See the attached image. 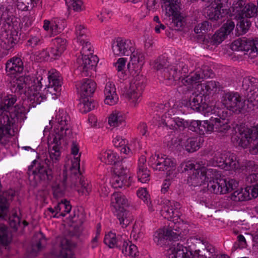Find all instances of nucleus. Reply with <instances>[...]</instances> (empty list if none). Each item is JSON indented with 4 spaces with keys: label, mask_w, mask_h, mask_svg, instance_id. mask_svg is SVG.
<instances>
[{
    "label": "nucleus",
    "mask_w": 258,
    "mask_h": 258,
    "mask_svg": "<svg viewBox=\"0 0 258 258\" xmlns=\"http://www.w3.org/2000/svg\"><path fill=\"white\" fill-rule=\"evenodd\" d=\"M49 123H52L54 126L53 142L54 143L49 151L50 159H46L44 162L34 160L28 167L29 179L34 186L39 184H47L52 179V169L60 158L59 145L60 140H67L72 135L70 117L63 110H59L55 118L49 121Z\"/></svg>",
    "instance_id": "1"
},
{
    "label": "nucleus",
    "mask_w": 258,
    "mask_h": 258,
    "mask_svg": "<svg viewBox=\"0 0 258 258\" xmlns=\"http://www.w3.org/2000/svg\"><path fill=\"white\" fill-rule=\"evenodd\" d=\"M16 95H8L0 98V125L12 128L19 117L25 112L21 105L16 104Z\"/></svg>",
    "instance_id": "2"
},
{
    "label": "nucleus",
    "mask_w": 258,
    "mask_h": 258,
    "mask_svg": "<svg viewBox=\"0 0 258 258\" xmlns=\"http://www.w3.org/2000/svg\"><path fill=\"white\" fill-rule=\"evenodd\" d=\"M231 141L234 144L243 148L249 146L250 151L252 154L257 153L258 127L238 128V132L232 137Z\"/></svg>",
    "instance_id": "3"
},
{
    "label": "nucleus",
    "mask_w": 258,
    "mask_h": 258,
    "mask_svg": "<svg viewBox=\"0 0 258 258\" xmlns=\"http://www.w3.org/2000/svg\"><path fill=\"white\" fill-rule=\"evenodd\" d=\"M34 76H21L11 81L10 89L11 92L21 95L26 94L27 90L38 91L42 88L41 80Z\"/></svg>",
    "instance_id": "4"
},
{
    "label": "nucleus",
    "mask_w": 258,
    "mask_h": 258,
    "mask_svg": "<svg viewBox=\"0 0 258 258\" xmlns=\"http://www.w3.org/2000/svg\"><path fill=\"white\" fill-rule=\"evenodd\" d=\"M204 240L198 236H192L187 239L185 246L180 243L174 242L171 243L167 250L171 258H191L192 255V247L194 246L201 245Z\"/></svg>",
    "instance_id": "5"
},
{
    "label": "nucleus",
    "mask_w": 258,
    "mask_h": 258,
    "mask_svg": "<svg viewBox=\"0 0 258 258\" xmlns=\"http://www.w3.org/2000/svg\"><path fill=\"white\" fill-rule=\"evenodd\" d=\"M80 154L77 157H74L72 161L71 171V183L70 186L76 188L78 192L82 195H87L91 191V186L88 181L84 180L80 171Z\"/></svg>",
    "instance_id": "6"
},
{
    "label": "nucleus",
    "mask_w": 258,
    "mask_h": 258,
    "mask_svg": "<svg viewBox=\"0 0 258 258\" xmlns=\"http://www.w3.org/2000/svg\"><path fill=\"white\" fill-rule=\"evenodd\" d=\"M146 79L143 75H138L131 81L128 88L125 90V97L135 106L140 102L145 87Z\"/></svg>",
    "instance_id": "7"
},
{
    "label": "nucleus",
    "mask_w": 258,
    "mask_h": 258,
    "mask_svg": "<svg viewBox=\"0 0 258 258\" xmlns=\"http://www.w3.org/2000/svg\"><path fill=\"white\" fill-rule=\"evenodd\" d=\"M231 48L234 51H245L244 55L252 59L256 57L258 54V39L246 38L238 39L232 43Z\"/></svg>",
    "instance_id": "8"
},
{
    "label": "nucleus",
    "mask_w": 258,
    "mask_h": 258,
    "mask_svg": "<svg viewBox=\"0 0 258 258\" xmlns=\"http://www.w3.org/2000/svg\"><path fill=\"white\" fill-rule=\"evenodd\" d=\"M246 100H243L237 92L224 93L222 96L221 102L228 110L239 113L244 109Z\"/></svg>",
    "instance_id": "9"
},
{
    "label": "nucleus",
    "mask_w": 258,
    "mask_h": 258,
    "mask_svg": "<svg viewBox=\"0 0 258 258\" xmlns=\"http://www.w3.org/2000/svg\"><path fill=\"white\" fill-rule=\"evenodd\" d=\"M213 111V116L211 117L209 120H208V124L210 125L212 129L207 130V132L224 133L227 131L229 129L230 126L225 119L227 112L218 108H214Z\"/></svg>",
    "instance_id": "10"
},
{
    "label": "nucleus",
    "mask_w": 258,
    "mask_h": 258,
    "mask_svg": "<svg viewBox=\"0 0 258 258\" xmlns=\"http://www.w3.org/2000/svg\"><path fill=\"white\" fill-rule=\"evenodd\" d=\"M128 169L124 165L117 164L114 168L110 183L114 188H121L123 186L128 187L131 185L132 177L127 174Z\"/></svg>",
    "instance_id": "11"
},
{
    "label": "nucleus",
    "mask_w": 258,
    "mask_h": 258,
    "mask_svg": "<svg viewBox=\"0 0 258 258\" xmlns=\"http://www.w3.org/2000/svg\"><path fill=\"white\" fill-rule=\"evenodd\" d=\"M135 47V44L129 39L117 37L112 43V49L114 55H130Z\"/></svg>",
    "instance_id": "12"
},
{
    "label": "nucleus",
    "mask_w": 258,
    "mask_h": 258,
    "mask_svg": "<svg viewBox=\"0 0 258 258\" xmlns=\"http://www.w3.org/2000/svg\"><path fill=\"white\" fill-rule=\"evenodd\" d=\"M212 74V71L209 69V67L204 66L197 69L195 73H191L185 78L183 79L182 83L185 86L193 85L201 82L205 78L211 77Z\"/></svg>",
    "instance_id": "13"
},
{
    "label": "nucleus",
    "mask_w": 258,
    "mask_h": 258,
    "mask_svg": "<svg viewBox=\"0 0 258 258\" xmlns=\"http://www.w3.org/2000/svg\"><path fill=\"white\" fill-rule=\"evenodd\" d=\"M98 61L99 58L95 55H82L81 58H78L77 59L78 69L82 73V76H89V71L96 66Z\"/></svg>",
    "instance_id": "14"
},
{
    "label": "nucleus",
    "mask_w": 258,
    "mask_h": 258,
    "mask_svg": "<svg viewBox=\"0 0 258 258\" xmlns=\"http://www.w3.org/2000/svg\"><path fill=\"white\" fill-rule=\"evenodd\" d=\"M18 38V32L15 29L14 30L9 29L3 31L0 37L1 46L3 49L9 50L13 47Z\"/></svg>",
    "instance_id": "15"
},
{
    "label": "nucleus",
    "mask_w": 258,
    "mask_h": 258,
    "mask_svg": "<svg viewBox=\"0 0 258 258\" xmlns=\"http://www.w3.org/2000/svg\"><path fill=\"white\" fill-rule=\"evenodd\" d=\"M242 89L245 91L244 94L246 97V102L250 100V96L254 97L258 94V79L254 77H245L243 79Z\"/></svg>",
    "instance_id": "16"
},
{
    "label": "nucleus",
    "mask_w": 258,
    "mask_h": 258,
    "mask_svg": "<svg viewBox=\"0 0 258 258\" xmlns=\"http://www.w3.org/2000/svg\"><path fill=\"white\" fill-rule=\"evenodd\" d=\"M24 70L23 62L19 57H13L6 64V71L8 76L16 78Z\"/></svg>",
    "instance_id": "17"
},
{
    "label": "nucleus",
    "mask_w": 258,
    "mask_h": 258,
    "mask_svg": "<svg viewBox=\"0 0 258 258\" xmlns=\"http://www.w3.org/2000/svg\"><path fill=\"white\" fill-rule=\"evenodd\" d=\"M15 195V191L12 189L6 191L0 195V218L6 219L9 202L12 200Z\"/></svg>",
    "instance_id": "18"
},
{
    "label": "nucleus",
    "mask_w": 258,
    "mask_h": 258,
    "mask_svg": "<svg viewBox=\"0 0 258 258\" xmlns=\"http://www.w3.org/2000/svg\"><path fill=\"white\" fill-rule=\"evenodd\" d=\"M180 208L179 203L174 201H168L161 211V214L165 218L170 219L179 217L178 210Z\"/></svg>",
    "instance_id": "19"
},
{
    "label": "nucleus",
    "mask_w": 258,
    "mask_h": 258,
    "mask_svg": "<svg viewBox=\"0 0 258 258\" xmlns=\"http://www.w3.org/2000/svg\"><path fill=\"white\" fill-rule=\"evenodd\" d=\"M67 173L66 170H63L62 173L60 175L59 181H55L52 185L53 196L55 198L61 197L64 194L65 189L69 183L67 182Z\"/></svg>",
    "instance_id": "20"
},
{
    "label": "nucleus",
    "mask_w": 258,
    "mask_h": 258,
    "mask_svg": "<svg viewBox=\"0 0 258 258\" xmlns=\"http://www.w3.org/2000/svg\"><path fill=\"white\" fill-rule=\"evenodd\" d=\"M130 55H131V60L127 64L128 68L132 69L136 72L140 71L144 63V54L140 50H135V47H134V51Z\"/></svg>",
    "instance_id": "21"
},
{
    "label": "nucleus",
    "mask_w": 258,
    "mask_h": 258,
    "mask_svg": "<svg viewBox=\"0 0 258 258\" xmlns=\"http://www.w3.org/2000/svg\"><path fill=\"white\" fill-rule=\"evenodd\" d=\"M104 94L105 104L113 105L117 102L118 97L116 94L115 85L112 82H108L106 83L104 90Z\"/></svg>",
    "instance_id": "22"
},
{
    "label": "nucleus",
    "mask_w": 258,
    "mask_h": 258,
    "mask_svg": "<svg viewBox=\"0 0 258 258\" xmlns=\"http://www.w3.org/2000/svg\"><path fill=\"white\" fill-rule=\"evenodd\" d=\"M111 205L114 210L113 211H115L125 209L129 204L124 195L120 192H116L111 195Z\"/></svg>",
    "instance_id": "23"
},
{
    "label": "nucleus",
    "mask_w": 258,
    "mask_h": 258,
    "mask_svg": "<svg viewBox=\"0 0 258 258\" xmlns=\"http://www.w3.org/2000/svg\"><path fill=\"white\" fill-rule=\"evenodd\" d=\"M146 163L145 157L142 156L139 159L137 171L138 180L142 183H147L150 180V171L148 169Z\"/></svg>",
    "instance_id": "24"
},
{
    "label": "nucleus",
    "mask_w": 258,
    "mask_h": 258,
    "mask_svg": "<svg viewBox=\"0 0 258 258\" xmlns=\"http://www.w3.org/2000/svg\"><path fill=\"white\" fill-rule=\"evenodd\" d=\"M96 88V83L91 79H85L80 86L79 92L82 97L91 96Z\"/></svg>",
    "instance_id": "25"
},
{
    "label": "nucleus",
    "mask_w": 258,
    "mask_h": 258,
    "mask_svg": "<svg viewBox=\"0 0 258 258\" xmlns=\"http://www.w3.org/2000/svg\"><path fill=\"white\" fill-rule=\"evenodd\" d=\"M113 212L119 221V225L123 228H126L134 220L132 214L126 209L113 211Z\"/></svg>",
    "instance_id": "26"
},
{
    "label": "nucleus",
    "mask_w": 258,
    "mask_h": 258,
    "mask_svg": "<svg viewBox=\"0 0 258 258\" xmlns=\"http://www.w3.org/2000/svg\"><path fill=\"white\" fill-rule=\"evenodd\" d=\"M180 73L177 72V68H174L173 65L169 66L163 70V76L166 83L171 85L174 83L175 81L182 80V76H180Z\"/></svg>",
    "instance_id": "27"
},
{
    "label": "nucleus",
    "mask_w": 258,
    "mask_h": 258,
    "mask_svg": "<svg viewBox=\"0 0 258 258\" xmlns=\"http://www.w3.org/2000/svg\"><path fill=\"white\" fill-rule=\"evenodd\" d=\"M200 247L201 250L195 249V251L198 258H214L215 249L212 245L204 240Z\"/></svg>",
    "instance_id": "28"
},
{
    "label": "nucleus",
    "mask_w": 258,
    "mask_h": 258,
    "mask_svg": "<svg viewBox=\"0 0 258 258\" xmlns=\"http://www.w3.org/2000/svg\"><path fill=\"white\" fill-rule=\"evenodd\" d=\"M189 130L195 132L200 135H204L208 133L207 130H211L210 125L208 124V120H191L188 121L187 127Z\"/></svg>",
    "instance_id": "29"
},
{
    "label": "nucleus",
    "mask_w": 258,
    "mask_h": 258,
    "mask_svg": "<svg viewBox=\"0 0 258 258\" xmlns=\"http://www.w3.org/2000/svg\"><path fill=\"white\" fill-rule=\"evenodd\" d=\"M62 21L57 18L51 20H45L43 21V28L46 31H50L52 34H56L62 30Z\"/></svg>",
    "instance_id": "30"
},
{
    "label": "nucleus",
    "mask_w": 258,
    "mask_h": 258,
    "mask_svg": "<svg viewBox=\"0 0 258 258\" xmlns=\"http://www.w3.org/2000/svg\"><path fill=\"white\" fill-rule=\"evenodd\" d=\"M119 248L121 250L122 253L125 256H128L131 258H135L138 253V248L136 245L133 244L131 241L125 238V236Z\"/></svg>",
    "instance_id": "31"
},
{
    "label": "nucleus",
    "mask_w": 258,
    "mask_h": 258,
    "mask_svg": "<svg viewBox=\"0 0 258 258\" xmlns=\"http://www.w3.org/2000/svg\"><path fill=\"white\" fill-rule=\"evenodd\" d=\"M206 181V177L204 175L203 169L195 170L192 175L188 178L187 183L190 186H198Z\"/></svg>",
    "instance_id": "32"
},
{
    "label": "nucleus",
    "mask_w": 258,
    "mask_h": 258,
    "mask_svg": "<svg viewBox=\"0 0 258 258\" xmlns=\"http://www.w3.org/2000/svg\"><path fill=\"white\" fill-rule=\"evenodd\" d=\"M226 186L225 179H220L219 180H209L208 181L207 188L208 190L216 194H225L227 191L224 188Z\"/></svg>",
    "instance_id": "33"
},
{
    "label": "nucleus",
    "mask_w": 258,
    "mask_h": 258,
    "mask_svg": "<svg viewBox=\"0 0 258 258\" xmlns=\"http://www.w3.org/2000/svg\"><path fill=\"white\" fill-rule=\"evenodd\" d=\"M124 238L122 236L119 235L116 236L115 233L110 232L105 235L104 242L109 248L117 247L119 248Z\"/></svg>",
    "instance_id": "34"
},
{
    "label": "nucleus",
    "mask_w": 258,
    "mask_h": 258,
    "mask_svg": "<svg viewBox=\"0 0 258 258\" xmlns=\"http://www.w3.org/2000/svg\"><path fill=\"white\" fill-rule=\"evenodd\" d=\"M175 167V163L171 159L161 157L158 159L156 166L155 170L159 171H169Z\"/></svg>",
    "instance_id": "35"
},
{
    "label": "nucleus",
    "mask_w": 258,
    "mask_h": 258,
    "mask_svg": "<svg viewBox=\"0 0 258 258\" xmlns=\"http://www.w3.org/2000/svg\"><path fill=\"white\" fill-rule=\"evenodd\" d=\"M99 158L102 162L108 165L114 164L116 165L118 163L123 165V163H124V161H117L118 158L116 154L111 150L102 152Z\"/></svg>",
    "instance_id": "36"
},
{
    "label": "nucleus",
    "mask_w": 258,
    "mask_h": 258,
    "mask_svg": "<svg viewBox=\"0 0 258 258\" xmlns=\"http://www.w3.org/2000/svg\"><path fill=\"white\" fill-rule=\"evenodd\" d=\"M162 7L165 9L166 15L170 16L175 12H179L180 9V0H161Z\"/></svg>",
    "instance_id": "37"
},
{
    "label": "nucleus",
    "mask_w": 258,
    "mask_h": 258,
    "mask_svg": "<svg viewBox=\"0 0 258 258\" xmlns=\"http://www.w3.org/2000/svg\"><path fill=\"white\" fill-rule=\"evenodd\" d=\"M205 97L203 95L197 94L189 101V106L194 110L201 111L206 106Z\"/></svg>",
    "instance_id": "38"
},
{
    "label": "nucleus",
    "mask_w": 258,
    "mask_h": 258,
    "mask_svg": "<svg viewBox=\"0 0 258 258\" xmlns=\"http://www.w3.org/2000/svg\"><path fill=\"white\" fill-rule=\"evenodd\" d=\"M9 223L10 227L16 231L20 227L24 228L28 225V223L25 220H21L20 216L16 211L13 212L12 215L9 217Z\"/></svg>",
    "instance_id": "39"
},
{
    "label": "nucleus",
    "mask_w": 258,
    "mask_h": 258,
    "mask_svg": "<svg viewBox=\"0 0 258 258\" xmlns=\"http://www.w3.org/2000/svg\"><path fill=\"white\" fill-rule=\"evenodd\" d=\"M250 187H246L245 188H241L234 191L231 196V199L235 202H242L251 199L249 190Z\"/></svg>",
    "instance_id": "40"
},
{
    "label": "nucleus",
    "mask_w": 258,
    "mask_h": 258,
    "mask_svg": "<svg viewBox=\"0 0 258 258\" xmlns=\"http://www.w3.org/2000/svg\"><path fill=\"white\" fill-rule=\"evenodd\" d=\"M72 206L69 201L66 200L61 201L55 206L56 214H55L52 217L54 218H58L60 216L64 217L67 214L70 212Z\"/></svg>",
    "instance_id": "41"
},
{
    "label": "nucleus",
    "mask_w": 258,
    "mask_h": 258,
    "mask_svg": "<svg viewBox=\"0 0 258 258\" xmlns=\"http://www.w3.org/2000/svg\"><path fill=\"white\" fill-rule=\"evenodd\" d=\"M224 168L226 170H237L240 167L239 160H236V156L230 153H226V157L224 159Z\"/></svg>",
    "instance_id": "42"
},
{
    "label": "nucleus",
    "mask_w": 258,
    "mask_h": 258,
    "mask_svg": "<svg viewBox=\"0 0 258 258\" xmlns=\"http://www.w3.org/2000/svg\"><path fill=\"white\" fill-rule=\"evenodd\" d=\"M109 125L113 127L121 126H124L125 125L124 117L122 114L119 112H112L108 118Z\"/></svg>",
    "instance_id": "43"
},
{
    "label": "nucleus",
    "mask_w": 258,
    "mask_h": 258,
    "mask_svg": "<svg viewBox=\"0 0 258 258\" xmlns=\"http://www.w3.org/2000/svg\"><path fill=\"white\" fill-rule=\"evenodd\" d=\"M60 252L57 258H74V255L70 248L69 241L63 239L60 244Z\"/></svg>",
    "instance_id": "44"
},
{
    "label": "nucleus",
    "mask_w": 258,
    "mask_h": 258,
    "mask_svg": "<svg viewBox=\"0 0 258 258\" xmlns=\"http://www.w3.org/2000/svg\"><path fill=\"white\" fill-rule=\"evenodd\" d=\"M202 89L204 91L203 95L205 94L209 95L212 93H215L220 90V84L215 81L206 82L201 85Z\"/></svg>",
    "instance_id": "45"
},
{
    "label": "nucleus",
    "mask_w": 258,
    "mask_h": 258,
    "mask_svg": "<svg viewBox=\"0 0 258 258\" xmlns=\"http://www.w3.org/2000/svg\"><path fill=\"white\" fill-rule=\"evenodd\" d=\"M258 14V8L257 5L250 3L247 4L243 9V11L240 14V18L243 16L246 18L256 17Z\"/></svg>",
    "instance_id": "46"
},
{
    "label": "nucleus",
    "mask_w": 258,
    "mask_h": 258,
    "mask_svg": "<svg viewBox=\"0 0 258 258\" xmlns=\"http://www.w3.org/2000/svg\"><path fill=\"white\" fill-rule=\"evenodd\" d=\"M212 4V6H215L217 9L222 12V13L226 15L230 14L231 7V3L229 0H214Z\"/></svg>",
    "instance_id": "47"
},
{
    "label": "nucleus",
    "mask_w": 258,
    "mask_h": 258,
    "mask_svg": "<svg viewBox=\"0 0 258 258\" xmlns=\"http://www.w3.org/2000/svg\"><path fill=\"white\" fill-rule=\"evenodd\" d=\"M43 43V39L38 32L35 34H30L27 42V45L31 48H36Z\"/></svg>",
    "instance_id": "48"
},
{
    "label": "nucleus",
    "mask_w": 258,
    "mask_h": 258,
    "mask_svg": "<svg viewBox=\"0 0 258 258\" xmlns=\"http://www.w3.org/2000/svg\"><path fill=\"white\" fill-rule=\"evenodd\" d=\"M12 240V235L8 227L4 225H0V243L8 245Z\"/></svg>",
    "instance_id": "49"
},
{
    "label": "nucleus",
    "mask_w": 258,
    "mask_h": 258,
    "mask_svg": "<svg viewBox=\"0 0 258 258\" xmlns=\"http://www.w3.org/2000/svg\"><path fill=\"white\" fill-rule=\"evenodd\" d=\"M184 146L186 151L189 153H192L200 148V144L197 138L191 137L185 141L184 143Z\"/></svg>",
    "instance_id": "50"
},
{
    "label": "nucleus",
    "mask_w": 258,
    "mask_h": 258,
    "mask_svg": "<svg viewBox=\"0 0 258 258\" xmlns=\"http://www.w3.org/2000/svg\"><path fill=\"white\" fill-rule=\"evenodd\" d=\"M246 181L248 183H255L254 186L251 189V195L253 198L258 197V173L249 174L246 177Z\"/></svg>",
    "instance_id": "51"
},
{
    "label": "nucleus",
    "mask_w": 258,
    "mask_h": 258,
    "mask_svg": "<svg viewBox=\"0 0 258 258\" xmlns=\"http://www.w3.org/2000/svg\"><path fill=\"white\" fill-rule=\"evenodd\" d=\"M207 16L211 20L216 21L226 16L224 13H222L218 9H217L215 6H212L207 11Z\"/></svg>",
    "instance_id": "52"
},
{
    "label": "nucleus",
    "mask_w": 258,
    "mask_h": 258,
    "mask_svg": "<svg viewBox=\"0 0 258 258\" xmlns=\"http://www.w3.org/2000/svg\"><path fill=\"white\" fill-rule=\"evenodd\" d=\"M172 15V21L170 24V27L176 31L180 30L183 25V22L182 20L181 16L178 14V12H175Z\"/></svg>",
    "instance_id": "53"
},
{
    "label": "nucleus",
    "mask_w": 258,
    "mask_h": 258,
    "mask_svg": "<svg viewBox=\"0 0 258 258\" xmlns=\"http://www.w3.org/2000/svg\"><path fill=\"white\" fill-rule=\"evenodd\" d=\"M8 132L6 131V127L0 125V144L2 145H6L10 141L11 137L13 135L11 133V129L8 128Z\"/></svg>",
    "instance_id": "54"
},
{
    "label": "nucleus",
    "mask_w": 258,
    "mask_h": 258,
    "mask_svg": "<svg viewBox=\"0 0 258 258\" xmlns=\"http://www.w3.org/2000/svg\"><path fill=\"white\" fill-rule=\"evenodd\" d=\"M235 19L239 20L236 25L237 30L241 33H246L251 25L250 21L243 16H241V18Z\"/></svg>",
    "instance_id": "55"
},
{
    "label": "nucleus",
    "mask_w": 258,
    "mask_h": 258,
    "mask_svg": "<svg viewBox=\"0 0 258 258\" xmlns=\"http://www.w3.org/2000/svg\"><path fill=\"white\" fill-rule=\"evenodd\" d=\"M204 175L206 177V181L209 180H219L221 178V173L218 171L217 169L214 168L203 169Z\"/></svg>",
    "instance_id": "56"
},
{
    "label": "nucleus",
    "mask_w": 258,
    "mask_h": 258,
    "mask_svg": "<svg viewBox=\"0 0 258 258\" xmlns=\"http://www.w3.org/2000/svg\"><path fill=\"white\" fill-rule=\"evenodd\" d=\"M46 243V239L44 238L42 233L38 234L36 235V242L32 244V252L36 253L44 246Z\"/></svg>",
    "instance_id": "57"
},
{
    "label": "nucleus",
    "mask_w": 258,
    "mask_h": 258,
    "mask_svg": "<svg viewBox=\"0 0 258 258\" xmlns=\"http://www.w3.org/2000/svg\"><path fill=\"white\" fill-rule=\"evenodd\" d=\"M38 0H17V6L22 11L32 10L37 4Z\"/></svg>",
    "instance_id": "58"
},
{
    "label": "nucleus",
    "mask_w": 258,
    "mask_h": 258,
    "mask_svg": "<svg viewBox=\"0 0 258 258\" xmlns=\"http://www.w3.org/2000/svg\"><path fill=\"white\" fill-rule=\"evenodd\" d=\"M244 0H235L233 4V15L235 18H240V14L243 11V6L245 5Z\"/></svg>",
    "instance_id": "59"
},
{
    "label": "nucleus",
    "mask_w": 258,
    "mask_h": 258,
    "mask_svg": "<svg viewBox=\"0 0 258 258\" xmlns=\"http://www.w3.org/2000/svg\"><path fill=\"white\" fill-rule=\"evenodd\" d=\"M76 35L77 41L83 42L87 38V30L82 25H77L76 26Z\"/></svg>",
    "instance_id": "60"
},
{
    "label": "nucleus",
    "mask_w": 258,
    "mask_h": 258,
    "mask_svg": "<svg viewBox=\"0 0 258 258\" xmlns=\"http://www.w3.org/2000/svg\"><path fill=\"white\" fill-rule=\"evenodd\" d=\"M168 238L166 237L164 230H159L156 231L154 234V240L157 245L163 246L167 242Z\"/></svg>",
    "instance_id": "61"
},
{
    "label": "nucleus",
    "mask_w": 258,
    "mask_h": 258,
    "mask_svg": "<svg viewBox=\"0 0 258 258\" xmlns=\"http://www.w3.org/2000/svg\"><path fill=\"white\" fill-rule=\"evenodd\" d=\"M78 42L82 46L80 52L81 55L90 56L91 55H93V48L88 39L85 40L83 42Z\"/></svg>",
    "instance_id": "62"
},
{
    "label": "nucleus",
    "mask_w": 258,
    "mask_h": 258,
    "mask_svg": "<svg viewBox=\"0 0 258 258\" xmlns=\"http://www.w3.org/2000/svg\"><path fill=\"white\" fill-rule=\"evenodd\" d=\"M168 63L169 62L166 57L161 56L154 61L153 63V66L154 69L157 71L161 70L162 69H163L164 70L169 66Z\"/></svg>",
    "instance_id": "63"
},
{
    "label": "nucleus",
    "mask_w": 258,
    "mask_h": 258,
    "mask_svg": "<svg viewBox=\"0 0 258 258\" xmlns=\"http://www.w3.org/2000/svg\"><path fill=\"white\" fill-rule=\"evenodd\" d=\"M212 24L208 21H205L198 24L194 28V31L197 34L205 33L210 31Z\"/></svg>",
    "instance_id": "64"
}]
</instances>
